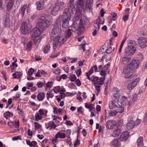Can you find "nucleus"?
<instances>
[{
  "mask_svg": "<svg viewBox=\"0 0 147 147\" xmlns=\"http://www.w3.org/2000/svg\"><path fill=\"white\" fill-rule=\"evenodd\" d=\"M132 70H130L128 68L126 67H124L123 71L125 74L124 77L125 78H131L132 75Z\"/></svg>",
  "mask_w": 147,
  "mask_h": 147,
  "instance_id": "dca6fc26",
  "label": "nucleus"
},
{
  "mask_svg": "<svg viewBox=\"0 0 147 147\" xmlns=\"http://www.w3.org/2000/svg\"><path fill=\"white\" fill-rule=\"evenodd\" d=\"M101 17L100 16H98V19L96 20V24H97L98 26L100 24L103 25L105 22V20L104 19H103V20H102V19L101 18Z\"/></svg>",
  "mask_w": 147,
  "mask_h": 147,
  "instance_id": "a878e982",
  "label": "nucleus"
},
{
  "mask_svg": "<svg viewBox=\"0 0 147 147\" xmlns=\"http://www.w3.org/2000/svg\"><path fill=\"white\" fill-rule=\"evenodd\" d=\"M36 24L37 28H34L31 32L32 38L38 37L41 34V31L46 30L49 26L52 19V17L45 13L40 14Z\"/></svg>",
  "mask_w": 147,
  "mask_h": 147,
  "instance_id": "f257e3e1",
  "label": "nucleus"
},
{
  "mask_svg": "<svg viewBox=\"0 0 147 147\" xmlns=\"http://www.w3.org/2000/svg\"><path fill=\"white\" fill-rule=\"evenodd\" d=\"M75 143L74 144V147H76L78 144H80V140L77 138L76 140L75 141Z\"/></svg>",
  "mask_w": 147,
  "mask_h": 147,
  "instance_id": "69168bd1",
  "label": "nucleus"
},
{
  "mask_svg": "<svg viewBox=\"0 0 147 147\" xmlns=\"http://www.w3.org/2000/svg\"><path fill=\"white\" fill-rule=\"evenodd\" d=\"M74 0H70L68 5L67 7L66 8H68L69 10L74 5Z\"/></svg>",
  "mask_w": 147,
  "mask_h": 147,
  "instance_id": "2f4dec72",
  "label": "nucleus"
},
{
  "mask_svg": "<svg viewBox=\"0 0 147 147\" xmlns=\"http://www.w3.org/2000/svg\"><path fill=\"white\" fill-rule=\"evenodd\" d=\"M60 37L59 35H56L55 36L50 35V39L53 41V49L55 50L56 49L57 47V45L59 43L60 45H62L64 43V38H62L61 41H59V39L60 38Z\"/></svg>",
  "mask_w": 147,
  "mask_h": 147,
  "instance_id": "39448f33",
  "label": "nucleus"
},
{
  "mask_svg": "<svg viewBox=\"0 0 147 147\" xmlns=\"http://www.w3.org/2000/svg\"><path fill=\"white\" fill-rule=\"evenodd\" d=\"M105 79V77H100L98 80L100 81H98L94 83L93 85L96 88V90L98 92H99L100 90V87L103 84V82Z\"/></svg>",
  "mask_w": 147,
  "mask_h": 147,
  "instance_id": "6e6552de",
  "label": "nucleus"
},
{
  "mask_svg": "<svg viewBox=\"0 0 147 147\" xmlns=\"http://www.w3.org/2000/svg\"><path fill=\"white\" fill-rule=\"evenodd\" d=\"M61 21L58 18L54 24V28L52 30L51 35L53 36L59 35L61 32Z\"/></svg>",
  "mask_w": 147,
  "mask_h": 147,
  "instance_id": "7ed1b4c3",
  "label": "nucleus"
},
{
  "mask_svg": "<svg viewBox=\"0 0 147 147\" xmlns=\"http://www.w3.org/2000/svg\"><path fill=\"white\" fill-rule=\"evenodd\" d=\"M30 143H31V144L32 145L31 146H30V147H34L37 144V143L35 141H32Z\"/></svg>",
  "mask_w": 147,
  "mask_h": 147,
  "instance_id": "052dcab7",
  "label": "nucleus"
},
{
  "mask_svg": "<svg viewBox=\"0 0 147 147\" xmlns=\"http://www.w3.org/2000/svg\"><path fill=\"white\" fill-rule=\"evenodd\" d=\"M50 46L49 44H47L45 46L43 50V52L45 53H48L50 50Z\"/></svg>",
  "mask_w": 147,
  "mask_h": 147,
  "instance_id": "473e14b6",
  "label": "nucleus"
},
{
  "mask_svg": "<svg viewBox=\"0 0 147 147\" xmlns=\"http://www.w3.org/2000/svg\"><path fill=\"white\" fill-rule=\"evenodd\" d=\"M71 18L62 17V26L64 29L66 28L69 27V21Z\"/></svg>",
  "mask_w": 147,
  "mask_h": 147,
  "instance_id": "2eb2a0df",
  "label": "nucleus"
},
{
  "mask_svg": "<svg viewBox=\"0 0 147 147\" xmlns=\"http://www.w3.org/2000/svg\"><path fill=\"white\" fill-rule=\"evenodd\" d=\"M140 80L139 78H137L133 81L129 83L127 86V88L130 90L133 89L137 85L138 83Z\"/></svg>",
  "mask_w": 147,
  "mask_h": 147,
  "instance_id": "ddd939ff",
  "label": "nucleus"
},
{
  "mask_svg": "<svg viewBox=\"0 0 147 147\" xmlns=\"http://www.w3.org/2000/svg\"><path fill=\"white\" fill-rule=\"evenodd\" d=\"M118 140L117 138H115L112 142V145L115 146H116L119 145L118 142Z\"/></svg>",
  "mask_w": 147,
  "mask_h": 147,
  "instance_id": "c9c22d12",
  "label": "nucleus"
},
{
  "mask_svg": "<svg viewBox=\"0 0 147 147\" xmlns=\"http://www.w3.org/2000/svg\"><path fill=\"white\" fill-rule=\"evenodd\" d=\"M37 97L38 100L42 101L45 97V94L44 93H40L38 94Z\"/></svg>",
  "mask_w": 147,
  "mask_h": 147,
  "instance_id": "c756f323",
  "label": "nucleus"
},
{
  "mask_svg": "<svg viewBox=\"0 0 147 147\" xmlns=\"http://www.w3.org/2000/svg\"><path fill=\"white\" fill-rule=\"evenodd\" d=\"M138 43L140 47L144 48L147 46V38L144 37H140L138 38Z\"/></svg>",
  "mask_w": 147,
  "mask_h": 147,
  "instance_id": "9b49d317",
  "label": "nucleus"
},
{
  "mask_svg": "<svg viewBox=\"0 0 147 147\" xmlns=\"http://www.w3.org/2000/svg\"><path fill=\"white\" fill-rule=\"evenodd\" d=\"M17 74L18 75H16V73L13 74L12 75L13 76V78L14 79L18 78H20L22 75V74L20 72H16Z\"/></svg>",
  "mask_w": 147,
  "mask_h": 147,
  "instance_id": "f704fd0d",
  "label": "nucleus"
},
{
  "mask_svg": "<svg viewBox=\"0 0 147 147\" xmlns=\"http://www.w3.org/2000/svg\"><path fill=\"white\" fill-rule=\"evenodd\" d=\"M80 25L79 28V30L81 32H83L84 31L85 27L83 24V21L82 20H80Z\"/></svg>",
  "mask_w": 147,
  "mask_h": 147,
  "instance_id": "7c9ffc66",
  "label": "nucleus"
},
{
  "mask_svg": "<svg viewBox=\"0 0 147 147\" xmlns=\"http://www.w3.org/2000/svg\"><path fill=\"white\" fill-rule=\"evenodd\" d=\"M141 121V120L138 119L136 120V121L135 122V126L136 127L139 124H140Z\"/></svg>",
  "mask_w": 147,
  "mask_h": 147,
  "instance_id": "603ef678",
  "label": "nucleus"
},
{
  "mask_svg": "<svg viewBox=\"0 0 147 147\" xmlns=\"http://www.w3.org/2000/svg\"><path fill=\"white\" fill-rule=\"evenodd\" d=\"M111 15L112 16V20L115 21L117 16V13L114 12H112L111 13Z\"/></svg>",
  "mask_w": 147,
  "mask_h": 147,
  "instance_id": "a18cd8bd",
  "label": "nucleus"
},
{
  "mask_svg": "<svg viewBox=\"0 0 147 147\" xmlns=\"http://www.w3.org/2000/svg\"><path fill=\"white\" fill-rule=\"evenodd\" d=\"M71 15L70 13L69 10L68 8H65L64 11V13L62 17L64 18H71Z\"/></svg>",
  "mask_w": 147,
  "mask_h": 147,
  "instance_id": "a211bd4d",
  "label": "nucleus"
},
{
  "mask_svg": "<svg viewBox=\"0 0 147 147\" xmlns=\"http://www.w3.org/2000/svg\"><path fill=\"white\" fill-rule=\"evenodd\" d=\"M76 85L78 86H80L81 84L80 81L79 79H78L76 80Z\"/></svg>",
  "mask_w": 147,
  "mask_h": 147,
  "instance_id": "13d9d810",
  "label": "nucleus"
},
{
  "mask_svg": "<svg viewBox=\"0 0 147 147\" xmlns=\"http://www.w3.org/2000/svg\"><path fill=\"white\" fill-rule=\"evenodd\" d=\"M126 127L127 129L129 130H131L135 126L134 121H129L126 125Z\"/></svg>",
  "mask_w": 147,
  "mask_h": 147,
  "instance_id": "aec40b11",
  "label": "nucleus"
},
{
  "mask_svg": "<svg viewBox=\"0 0 147 147\" xmlns=\"http://www.w3.org/2000/svg\"><path fill=\"white\" fill-rule=\"evenodd\" d=\"M19 120H17V121H15V126L16 128H18L19 127Z\"/></svg>",
  "mask_w": 147,
  "mask_h": 147,
  "instance_id": "338daca9",
  "label": "nucleus"
},
{
  "mask_svg": "<svg viewBox=\"0 0 147 147\" xmlns=\"http://www.w3.org/2000/svg\"><path fill=\"white\" fill-rule=\"evenodd\" d=\"M35 117L36 120L38 121V120L42 118V116L38 113H37L35 114Z\"/></svg>",
  "mask_w": 147,
  "mask_h": 147,
  "instance_id": "c03bdc74",
  "label": "nucleus"
},
{
  "mask_svg": "<svg viewBox=\"0 0 147 147\" xmlns=\"http://www.w3.org/2000/svg\"><path fill=\"white\" fill-rule=\"evenodd\" d=\"M137 98V94L135 93L132 96V100L133 102H135Z\"/></svg>",
  "mask_w": 147,
  "mask_h": 147,
  "instance_id": "5fc2aeb1",
  "label": "nucleus"
},
{
  "mask_svg": "<svg viewBox=\"0 0 147 147\" xmlns=\"http://www.w3.org/2000/svg\"><path fill=\"white\" fill-rule=\"evenodd\" d=\"M27 7V5L25 4L22 7L20 10V11L21 15V16H24L25 13V11Z\"/></svg>",
  "mask_w": 147,
  "mask_h": 147,
  "instance_id": "bb28decb",
  "label": "nucleus"
},
{
  "mask_svg": "<svg viewBox=\"0 0 147 147\" xmlns=\"http://www.w3.org/2000/svg\"><path fill=\"white\" fill-rule=\"evenodd\" d=\"M127 43L128 45H129V44H134L136 45V42L134 40H129L128 41Z\"/></svg>",
  "mask_w": 147,
  "mask_h": 147,
  "instance_id": "680f3d73",
  "label": "nucleus"
},
{
  "mask_svg": "<svg viewBox=\"0 0 147 147\" xmlns=\"http://www.w3.org/2000/svg\"><path fill=\"white\" fill-rule=\"evenodd\" d=\"M123 124V120H120L118 121L117 123V128H119L120 127H121L122 126Z\"/></svg>",
  "mask_w": 147,
  "mask_h": 147,
  "instance_id": "79ce46f5",
  "label": "nucleus"
},
{
  "mask_svg": "<svg viewBox=\"0 0 147 147\" xmlns=\"http://www.w3.org/2000/svg\"><path fill=\"white\" fill-rule=\"evenodd\" d=\"M48 126L47 127V129L49 127H51V129H55L56 127V125L54 124V122L53 121L49 122L48 123Z\"/></svg>",
  "mask_w": 147,
  "mask_h": 147,
  "instance_id": "393cba45",
  "label": "nucleus"
},
{
  "mask_svg": "<svg viewBox=\"0 0 147 147\" xmlns=\"http://www.w3.org/2000/svg\"><path fill=\"white\" fill-rule=\"evenodd\" d=\"M28 136H32L33 135V132L32 131H31V130L29 129H28Z\"/></svg>",
  "mask_w": 147,
  "mask_h": 147,
  "instance_id": "774afa93",
  "label": "nucleus"
},
{
  "mask_svg": "<svg viewBox=\"0 0 147 147\" xmlns=\"http://www.w3.org/2000/svg\"><path fill=\"white\" fill-rule=\"evenodd\" d=\"M137 145L138 147L142 146L143 144V138L142 137H140L138 139L137 142Z\"/></svg>",
  "mask_w": 147,
  "mask_h": 147,
  "instance_id": "cd10ccee",
  "label": "nucleus"
},
{
  "mask_svg": "<svg viewBox=\"0 0 147 147\" xmlns=\"http://www.w3.org/2000/svg\"><path fill=\"white\" fill-rule=\"evenodd\" d=\"M109 105L110 109H114L117 107V105L115 104V102L114 100L110 101Z\"/></svg>",
  "mask_w": 147,
  "mask_h": 147,
  "instance_id": "b1692460",
  "label": "nucleus"
},
{
  "mask_svg": "<svg viewBox=\"0 0 147 147\" xmlns=\"http://www.w3.org/2000/svg\"><path fill=\"white\" fill-rule=\"evenodd\" d=\"M26 50L27 51H30L32 49V45L31 42H29L26 45Z\"/></svg>",
  "mask_w": 147,
  "mask_h": 147,
  "instance_id": "72a5a7b5",
  "label": "nucleus"
},
{
  "mask_svg": "<svg viewBox=\"0 0 147 147\" xmlns=\"http://www.w3.org/2000/svg\"><path fill=\"white\" fill-rule=\"evenodd\" d=\"M84 0H77L76 4L74 5L71 9H70L71 12L72 13H79L81 12V9L84 7Z\"/></svg>",
  "mask_w": 147,
  "mask_h": 147,
  "instance_id": "20e7f679",
  "label": "nucleus"
},
{
  "mask_svg": "<svg viewBox=\"0 0 147 147\" xmlns=\"http://www.w3.org/2000/svg\"><path fill=\"white\" fill-rule=\"evenodd\" d=\"M30 25L26 22H24L22 24L21 28V32L24 34L28 33L30 29Z\"/></svg>",
  "mask_w": 147,
  "mask_h": 147,
  "instance_id": "1a4fd4ad",
  "label": "nucleus"
},
{
  "mask_svg": "<svg viewBox=\"0 0 147 147\" xmlns=\"http://www.w3.org/2000/svg\"><path fill=\"white\" fill-rule=\"evenodd\" d=\"M136 51V48L131 45H128L125 50V54L126 56L133 55Z\"/></svg>",
  "mask_w": 147,
  "mask_h": 147,
  "instance_id": "423d86ee",
  "label": "nucleus"
},
{
  "mask_svg": "<svg viewBox=\"0 0 147 147\" xmlns=\"http://www.w3.org/2000/svg\"><path fill=\"white\" fill-rule=\"evenodd\" d=\"M45 84V83H43L41 82H37L36 85L38 86V88H41L42 87L43 85Z\"/></svg>",
  "mask_w": 147,
  "mask_h": 147,
  "instance_id": "6e6d98bb",
  "label": "nucleus"
},
{
  "mask_svg": "<svg viewBox=\"0 0 147 147\" xmlns=\"http://www.w3.org/2000/svg\"><path fill=\"white\" fill-rule=\"evenodd\" d=\"M117 111H115V112H112L110 113H109V115L110 116H114L117 113Z\"/></svg>",
  "mask_w": 147,
  "mask_h": 147,
  "instance_id": "0e129e2a",
  "label": "nucleus"
},
{
  "mask_svg": "<svg viewBox=\"0 0 147 147\" xmlns=\"http://www.w3.org/2000/svg\"><path fill=\"white\" fill-rule=\"evenodd\" d=\"M113 51L112 48L111 47H110L107 50H106V53L107 54L111 53Z\"/></svg>",
  "mask_w": 147,
  "mask_h": 147,
  "instance_id": "864d4df0",
  "label": "nucleus"
},
{
  "mask_svg": "<svg viewBox=\"0 0 147 147\" xmlns=\"http://www.w3.org/2000/svg\"><path fill=\"white\" fill-rule=\"evenodd\" d=\"M126 97L125 96H122L121 98V102L123 104H126Z\"/></svg>",
  "mask_w": 147,
  "mask_h": 147,
  "instance_id": "58836bf2",
  "label": "nucleus"
},
{
  "mask_svg": "<svg viewBox=\"0 0 147 147\" xmlns=\"http://www.w3.org/2000/svg\"><path fill=\"white\" fill-rule=\"evenodd\" d=\"M124 111V108L123 107L120 106L118 108V109H117V113H122Z\"/></svg>",
  "mask_w": 147,
  "mask_h": 147,
  "instance_id": "4c0bfd02",
  "label": "nucleus"
},
{
  "mask_svg": "<svg viewBox=\"0 0 147 147\" xmlns=\"http://www.w3.org/2000/svg\"><path fill=\"white\" fill-rule=\"evenodd\" d=\"M131 60L130 57H124L122 59L121 63L124 65L126 64L130 61Z\"/></svg>",
  "mask_w": 147,
  "mask_h": 147,
  "instance_id": "5701e85b",
  "label": "nucleus"
},
{
  "mask_svg": "<svg viewBox=\"0 0 147 147\" xmlns=\"http://www.w3.org/2000/svg\"><path fill=\"white\" fill-rule=\"evenodd\" d=\"M86 74L87 79L89 80H91L92 82H96L98 80V79H99V78L98 77L94 76H93L92 77L93 79H91V78L90 77V75L88 74V72H86Z\"/></svg>",
  "mask_w": 147,
  "mask_h": 147,
  "instance_id": "412c9836",
  "label": "nucleus"
},
{
  "mask_svg": "<svg viewBox=\"0 0 147 147\" xmlns=\"http://www.w3.org/2000/svg\"><path fill=\"white\" fill-rule=\"evenodd\" d=\"M11 115V113L9 111L6 112L4 114V117L6 119H7V118L9 117Z\"/></svg>",
  "mask_w": 147,
  "mask_h": 147,
  "instance_id": "a19ab883",
  "label": "nucleus"
},
{
  "mask_svg": "<svg viewBox=\"0 0 147 147\" xmlns=\"http://www.w3.org/2000/svg\"><path fill=\"white\" fill-rule=\"evenodd\" d=\"M139 63L138 60L133 59L125 67L130 69V70L133 71L134 69H137L138 67Z\"/></svg>",
  "mask_w": 147,
  "mask_h": 147,
  "instance_id": "0eeeda50",
  "label": "nucleus"
},
{
  "mask_svg": "<svg viewBox=\"0 0 147 147\" xmlns=\"http://www.w3.org/2000/svg\"><path fill=\"white\" fill-rule=\"evenodd\" d=\"M45 1L41 0L36 3V8L38 10H41L45 7Z\"/></svg>",
  "mask_w": 147,
  "mask_h": 147,
  "instance_id": "f3484780",
  "label": "nucleus"
},
{
  "mask_svg": "<svg viewBox=\"0 0 147 147\" xmlns=\"http://www.w3.org/2000/svg\"><path fill=\"white\" fill-rule=\"evenodd\" d=\"M106 128L109 129H116L117 127V123L113 120H110L107 122L105 124Z\"/></svg>",
  "mask_w": 147,
  "mask_h": 147,
  "instance_id": "9d476101",
  "label": "nucleus"
},
{
  "mask_svg": "<svg viewBox=\"0 0 147 147\" xmlns=\"http://www.w3.org/2000/svg\"><path fill=\"white\" fill-rule=\"evenodd\" d=\"M129 136V133L128 131H123L118 138V139L122 142H125L127 140Z\"/></svg>",
  "mask_w": 147,
  "mask_h": 147,
  "instance_id": "4468645a",
  "label": "nucleus"
},
{
  "mask_svg": "<svg viewBox=\"0 0 147 147\" xmlns=\"http://www.w3.org/2000/svg\"><path fill=\"white\" fill-rule=\"evenodd\" d=\"M65 3L63 1L59 0L53 7L51 11V14L53 16H56L58 12L63 8Z\"/></svg>",
  "mask_w": 147,
  "mask_h": 147,
  "instance_id": "f03ea898",
  "label": "nucleus"
},
{
  "mask_svg": "<svg viewBox=\"0 0 147 147\" xmlns=\"http://www.w3.org/2000/svg\"><path fill=\"white\" fill-rule=\"evenodd\" d=\"M93 0H87L86 2V7L88 8L89 10L91 9L93 6Z\"/></svg>",
  "mask_w": 147,
  "mask_h": 147,
  "instance_id": "4be33fe9",
  "label": "nucleus"
},
{
  "mask_svg": "<svg viewBox=\"0 0 147 147\" xmlns=\"http://www.w3.org/2000/svg\"><path fill=\"white\" fill-rule=\"evenodd\" d=\"M70 78L69 77V78L70 79L71 81H74L76 78V77L75 76V74H74L72 75H70Z\"/></svg>",
  "mask_w": 147,
  "mask_h": 147,
  "instance_id": "37998d69",
  "label": "nucleus"
},
{
  "mask_svg": "<svg viewBox=\"0 0 147 147\" xmlns=\"http://www.w3.org/2000/svg\"><path fill=\"white\" fill-rule=\"evenodd\" d=\"M100 74L101 76H103V77H105L106 75L105 71L102 70L100 72Z\"/></svg>",
  "mask_w": 147,
  "mask_h": 147,
  "instance_id": "e2e57ef3",
  "label": "nucleus"
},
{
  "mask_svg": "<svg viewBox=\"0 0 147 147\" xmlns=\"http://www.w3.org/2000/svg\"><path fill=\"white\" fill-rule=\"evenodd\" d=\"M55 137L56 138H64L65 137V135L64 133H60L59 132H58L55 135Z\"/></svg>",
  "mask_w": 147,
  "mask_h": 147,
  "instance_id": "c85d7f7f",
  "label": "nucleus"
},
{
  "mask_svg": "<svg viewBox=\"0 0 147 147\" xmlns=\"http://www.w3.org/2000/svg\"><path fill=\"white\" fill-rule=\"evenodd\" d=\"M53 72L57 75H59L60 73V71L59 68H57L56 69H54L53 71Z\"/></svg>",
  "mask_w": 147,
  "mask_h": 147,
  "instance_id": "3c124183",
  "label": "nucleus"
},
{
  "mask_svg": "<svg viewBox=\"0 0 147 147\" xmlns=\"http://www.w3.org/2000/svg\"><path fill=\"white\" fill-rule=\"evenodd\" d=\"M111 132V136L114 137H118L121 133V130L120 129L116 128Z\"/></svg>",
  "mask_w": 147,
  "mask_h": 147,
  "instance_id": "6ab92c4d",
  "label": "nucleus"
},
{
  "mask_svg": "<svg viewBox=\"0 0 147 147\" xmlns=\"http://www.w3.org/2000/svg\"><path fill=\"white\" fill-rule=\"evenodd\" d=\"M85 106L86 108L91 109L92 107V104H88L87 103H85Z\"/></svg>",
  "mask_w": 147,
  "mask_h": 147,
  "instance_id": "de8ad7c7",
  "label": "nucleus"
},
{
  "mask_svg": "<svg viewBox=\"0 0 147 147\" xmlns=\"http://www.w3.org/2000/svg\"><path fill=\"white\" fill-rule=\"evenodd\" d=\"M77 111L79 114L82 113L84 112V110L82 107H80L78 108Z\"/></svg>",
  "mask_w": 147,
  "mask_h": 147,
  "instance_id": "49530a36",
  "label": "nucleus"
},
{
  "mask_svg": "<svg viewBox=\"0 0 147 147\" xmlns=\"http://www.w3.org/2000/svg\"><path fill=\"white\" fill-rule=\"evenodd\" d=\"M34 72V69L32 68L29 69L28 71V74L30 76H32Z\"/></svg>",
  "mask_w": 147,
  "mask_h": 147,
  "instance_id": "09e8293b",
  "label": "nucleus"
},
{
  "mask_svg": "<svg viewBox=\"0 0 147 147\" xmlns=\"http://www.w3.org/2000/svg\"><path fill=\"white\" fill-rule=\"evenodd\" d=\"M3 24L5 28H8L10 25V20L9 14L7 13H6L4 17Z\"/></svg>",
  "mask_w": 147,
  "mask_h": 147,
  "instance_id": "f8f14e48",
  "label": "nucleus"
},
{
  "mask_svg": "<svg viewBox=\"0 0 147 147\" xmlns=\"http://www.w3.org/2000/svg\"><path fill=\"white\" fill-rule=\"evenodd\" d=\"M21 136H15L12 138L13 140H16L18 139H21Z\"/></svg>",
  "mask_w": 147,
  "mask_h": 147,
  "instance_id": "4d7b16f0",
  "label": "nucleus"
},
{
  "mask_svg": "<svg viewBox=\"0 0 147 147\" xmlns=\"http://www.w3.org/2000/svg\"><path fill=\"white\" fill-rule=\"evenodd\" d=\"M34 127L35 129H38L41 127V125L36 122H34Z\"/></svg>",
  "mask_w": 147,
  "mask_h": 147,
  "instance_id": "8fccbe9b",
  "label": "nucleus"
},
{
  "mask_svg": "<svg viewBox=\"0 0 147 147\" xmlns=\"http://www.w3.org/2000/svg\"><path fill=\"white\" fill-rule=\"evenodd\" d=\"M13 5V3L11 2L7 3V9L8 10H10L11 8Z\"/></svg>",
  "mask_w": 147,
  "mask_h": 147,
  "instance_id": "e433bc0d",
  "label": "nucleus"
},
{
  "mask_svg": "<svg viewBox=\"0 0 147 147\" xmlns=\"http://www.w3.org/2000/svg\"><path fill=\"white\" fill-rule=\"evenodd\" d=\"M106 13V12L104 11V9H102L100 11V14L101 17H103L104 16V14Z\"/></svg>",
  "mask_w": 147,
  "mask_h": 147,
  "instance_id": "bf43d9fd",
  "label": "nucleus"
},
{
  "mask_svg": "<svg viewBox=\"0 0 147 147\" xmlns=\"http://www.w3.org/2000/svg\"><path fill=\"white\" fill-rule=\"evenodd\" d=\"M71 35V30L70 29H69L65 33V37L66 38H69Z\"/></svg>",
  "mask_w": 147,
  "mask_h": 147,
  "instance_id": "ea45409f",
  "label": "nucleus"
}]
</instances>
